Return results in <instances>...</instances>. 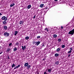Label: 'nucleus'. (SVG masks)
<instances>
[{"instance_id": "42", "label": "nucleus", "mask_w": 74, "mask_h": 74, "mask_svg": "<svg viewBox=\"0 0 74 74\" xmlns=\"http://www.w3.org/2000/svg\"><path fill=\"white\" fill-rule=\"evenodd\" d=\"M37 74H39V73H37Z\"/></svg>"}, {"instance_id": "15", "label": "nucleus", "mask_w": 74, "mask_h": 74, "mask_svg": "<svg viewBox=\"0 0 74 74\" xmlns=\"http://www.w3.org/2000/svg\"><path fill=\"white\" fill-rule=\"evenodd\" d=\"M44 6V4H41L40 5V7L41 8H42V7H43V6Z\"/></svg>"}, {"instance_id": "37", "label": "nucleus", "mask_w": 74, "mask_h": 74, "mask_svg": "<svg viewBox=\"0 0 74 74\" xmlns=\"http://www.w3.org/2000/svg\"><path fill=\"white\" fill-rule=\"evenodd\" d=\"M35 15L34 16V17H33V19H34L35 18Z\"/></svg>"}, {"instance_id": "35", "label": "nucleus", "mask_w": 74, "mask_h": 74, "mask_svg": "<svg viewBox=\"0 0 74 74\" xmlns=\"http://www.w3.org/2000/svg\"><path fill=\"white\" fill-rule=\"evenodd\" d=\"M7 58H8V59H10V58H9V56H8Z\"/></svg>"}, {"instance_id": "17", "label": "nucleus", "mask_w": 74, "mask_h": 74, "mask_svg": "<svg viewBox=\"0 0 74 74\" xmlns=\"http://www.w3.org/2000/svg\"><path fill=\"white\" fill-rule=\"evenodd\" d=\"M60 48H58L57 49H56V51H57V52H59L60 51Z\"/></svg>"}, {"instance_id": "10", "label": "nucleus", "mask_w": 74, "mask_h": 74, "mask_svg": "<svg viewBox=\"0 0 74 74\" xmlns=\"http://www.w3.org/2000/svg\"><path fill=\"white\" fill-rule=\"evenodd\" d=\"M3 28L5 30H6L7 29V26H4V27H3Z\"/></svg>"}, {"instance_id": "8", "label": "nucleus", "mask_w": 74, "mask_h": 74, "mask_svg": "<svg viewBox=\"0 0 74 74\" xmlns=\"http://www.w3.org/2000/svg\"><path fill=\"white\" fill-rule=\"evenodd\" d=\"M23 21H21L20 22H19V25H21L23 23Z\"/></svg>"}, {"instance_id": "23", "label": "nucleus", "mask_w": 74, "mask_h": 74, "mask_svg": "<svg viewBox=\"0 0 74 74\" xmlns=\"http://www.w3.org/2000/svg\"><path fill=\"white\" fill-rule=\"evenodd\" d=\"M45 31L46 30V32H48V31H49V30L47 28H46V29H45Z\"/></svg>"}, {"instance_id": "19", "label": "nucleus", "mask_w": 74, "mask_h": 74, "mask_svg": "<svg viewBox=\"0 0 74 74\" xmlns=\"http://www.w3.org/2000/svg\"><path fill=\"white\" fill-rule=\"evenodd\" d=\"M3 25H5L7 24V22H5V21H4L3 22Z\"/></svg>"}, {"instance_id": "39", "label": "nucleus", "mask_w": 74, "mask_h": 74, "mask_svg": "<svg viewBox=\"0 0 74 74\" xmlns=\"http://www.w3.org/2000/svg\"><path fill=\"white\" fill-rule=\"evenodd\" d=\"M2 15V14L1 13H0V16H1Z\"/></svg>"}, {"instance_id": "33", "label": "nucleus", "mask_w": 74, "mask_h": 74, "mask_svg": "<svg viewBox=\"0 0 74 74\" xmlns=\"http://www.w3.org/2000/svg\"><path fill=\"white\" fill-rule=\"evenodd\" d=\"M69 50H70V51H72V48H69Z\"/></svg>"}, {"instance_id": "36", "label": "nucleus", "mask_w": 74, "mask_h": 74, "mask_svg": "<svg viewBox=\"0 0 74 74\" xmlns=\"http://www.w3.org/2000/svg\"><path fill=\"white\" fill-rule=\"evenodd\" d=\"M71 55H70V54L68 55V57L69 58V56H70Z\"/></svg>"}, {"instance_id": "16", "label": "nucleus", "mask_w": 74, "mask_h": 74, "mask_svg": "<svg viewBox=\"0 0 74 74\" xmlns=\"http://www.w3.org/2000/svg\"><path fill=\"white\" fill-rule=\"evenodd\" d=\"M16 65L14 64H13L12 65V68H13V67H15Z\"/></svg>"}, {"instance_id": "9", "label": "nucleus", "mask_w": 74, "mask_h": 74, "mask_svg": "<svg viewBox=\"0 0 74 74\" xmlns=\"http://www.w3.org/2000/svg\"><path fill=\"white\" fill-rule=\"evenodd\" d=\"M51 71H52V69H48V73H51Z\"/></svg>"}, {"instance_id": "11", "label": "nucleus", "mask_w": 74, "mask_h": 74, "mask_svg": "<svg viewBox=\"0 0 74 74\" xmlns=\"http://www.w3.org/2000/svg\"><path fill=\"white\" fill-rule=\"evenodd\" d=\"M28 66V62L26 63L25 64V66L26 67V66Z\"/></svg>"}, {"instance_id": "7", "label": "nucleus", "mask_w": 74, "mask_h": 74, "mask_svg": "<svg viewBox=\"0 0 74 74\" xmlns=\"http://www.w3.org/2000/svg\"><path fill=\"white\" fill-rule=\"evenodd\" d=\"M14 5V3H12V4H11V5H10V7H13Z\"/></svg>"}, {"instance_id": "18", "label": "nucleus", "mask_w": 74, "mask_h": 74, "mask_svg": "<svg viewBox=\"0 0 74 74\" xmlns=\"http://www.w3.org/2000/svg\"><path fill=\"white\" fill-rule=\"evenodd\" d=\"M59 56V55L58 54V53H56L55 54V57H57Z\"/></svg>"}, {"instance_id": "5", "label": "nucleus", "mask_w": 74, "mask_h": 74, "mask_svg": "<svg viewBox=\"0 0 74 74\" xmlns=\"http://www.w3.org/2000/svg\"><path fill=\"white\" fill-rule=\"evenodd\" d=\"M11 51V48H8L6 50V52L8 53L9 52V51Z\"/></svg>"}, {"instance_id": "31", "label": "nucleus", "mask_w": 74, "mask_h": 74, "mask_svg": "<svg viewBox=\"0 0 74 74\" xmlns=\"http://www.w3.org/2000/svg\"><path fill=\"white\" fill-rule=\"evenodd\" d=\"M11 45H12V43H10V44H9V46H11Z\"/></svg>"}, {"instance_id": "40", "label": "nucleus", "mask_w": 74, "mask_h": 74, "mask_svg": "<svg viewBox=\"0 0 74 74\" xmlns=\"http://www.w3.org/2000/svg\"><path fill=\"white\" fill-rule=\"evenodd\" d=\"M54 1H58V0H54Z\"/></svg>"}, {"instance_id": "41", "label": "nucleus", "mask_w": 74, "mask_h": 74, "mask_svg": "<svg viewBox=\"0 0 74 74\" xmlns=\"http://www.w3.org/2000/svg\"><path fill=\"white\" fill-rule=\"evenodd\" d=\"M44 44H43L42 45V47H44Z\"/></svg>"}, {"instance_id": "34", "label": "nucleus", "mask_w": 74, "mask_h": 74, "mask_svg": "<svg viewBox=\"0 0 74 74\" xmlns=\"http://www.w3.org/2000/svg\"><path fill=\"white\" fill-rule=\"evenodd\" d=\"M18 68V67H15L14 68V69H16V68Z\"/></svg>"}, {"instance_id": "24", "label": "nucleus", "mask_w": 74, "mask_h": 74, "mask_svg": "<svg viewBox=\"0 0 74 74\" xmlns=\"http://www.w3.org/2000/svg\"><path fill=\"white\" fill-rule=\"evenodd\" d=\"M61 39H58V42H61Z\"/></svg>"}, {"instance_id": "28", "label": "nucleus", "mask_w": 74, "mask_h": 74, "mask_svg": "<svg viewBox=\"0 0 74 74\" xmlns=\"http://www.w3.org/2000/svg\"><path fill=\"white\" fill-rule=\"evenodd\" d=\"M20 66H21V65H18L16 66H15V67L19 68V67H20Z\"/></svg>"}, {"instance_id": "30", "label": "nucleus", "mask_w": 74, "mask_h": 74, "mask_svg": "<svg viewBox=\"0 0 74 74\" xmlns=\"http://www.w3.org/2000/svg\"><path fill=\"white\" fill-rule=\"evenodd\" d=\"M19 44L18 43H16V44H15V45H16V46H18Z\"/></svg>"}, {"instance_id": "4", "label": "nucleus", "mask_w": 74, "mask_h": 74, "mask_svg": "<svg viewBox=\"0 0 74 74\" xmlns=\"http://www.w3.org/2000/svg\"><path fill=\"white\" fill-rule=\"evenodd\" d=\"M4 36H5V37H8V36H9V33H8L7 32H5V33H4Z\"/></svg>"}, {"instance_id": "27", "label": "nucleus", "mask_w": 74, "mask_h": 74, "mask_svg": "<svg viewBox=\"0 0 74 74\" xmlns=\"http://www.w3.org/2000/svg\"><path fill=\"white\" fill-rule=\"evenodd\" d=\"M72 51V50H70V51H68V53H71Z\"/></svg>"}, {"instance_id": "12", "label": "nucleus", "mask_w": 74, "mask_h": 74, "mask_svg": "<svg viewBox=\"0 0 74 74\" xmlns=\"http://www.w3.org/2000/svg\"><path fill=\"white\" fill-rule=\"evenodd\" d=\"M18 34V32L15 31L14 32V36H16V34Z\"/></svg>"}, {"instance_id": "13", "label": "nucleus", "mask_w": 74, "mask_h": 74, "mask_svg": "<svg viewBox=\"0 0 74 74\" xmlns=\"http://www.w3.org/2000/svg\"><path fill=\"white\" fill-rule=\"evenodd\" d=\"M16 50H17V48H16V47H14V49H13V51L14 52L15 51H16Z\"/></svg>"}, {"instance_id": "20", "label": "nucleus", "mask_w": 74, "mask_h": 74, "mask_svg": "<svg viewBox=\"0 0 74 74\" xmlns=\"http://www.w3.org/2000/svg\"><path fill=\"white\" fill-rule=\"evenodd\" d=\"M28 39H29V37H28V36H27L25 37V39L27 40H28Z\"/></svg>"}, {"instance_id": "22", "label": "nucleus", "mask_w": 74, "mask_h": 74, "mask_svg": "<svg viewBox=\"0 0 74 74\" xmlns=\"http://www.w3.org/2000/svg\"><path fill=\"white\" fill-rule=\"evenodd\" d=\"M53 37H54V38H56L57 37V35L54 34V35H53Z\"/></svg>"}, {"instance_id": "29", "label": "nucleus", "mask_w": 74, "mask_h": 74, "mask_svg": "<svg viewBox=\"0 0 74 74\" xmlns=\"http://www.w3.org/2000/svg\"><path fill=\"white\" fill-rule=\"evenodd\" d=\"M40 38V36H37V39H39Z\"/></svg>"}, {"instance_id": "26", "label": "nucleus", "mask_w": 74, "mask_h": 74, "mask_svg": "<svg viewBox=\"0 0 74 74\" xmlns=\"http://www.w3.org/2000/svg\"><path fill=\"white\" fill-rule=\"evenodd\" d=\"M64 47H65V45H62V48H64Z\"/></svg>"}, {"instance_id": "32", "label": "nucleus", "mask_w": 74, "mask_h": 74, "mask_svg": "<svg viewBox=\"0 0 74 74\" xmlns=\"http://www.w3.org/2000/svg\"><path fill=\"white\" fill-rule=\"evenodd\" d=\"M44 74H48V73H46V72H45V73H44Z\"/></svg>"}, {"instance_id": "2", "label": "nucleus", "mask_w": 74, "mask_h": 74, "mask_svg": "<svg viewBox=\"0 0 74 74\" xmlns=\"http://www.w3.org/2000/svg\"><path fill=\"white\" fill-rule=\"evenodd\" d=\"M41 42L40 41H38V42H34L33 44H35V46H38L40 44V43Z\"/></svg>"}, {"instance_id": "14", "label": "nucleus", "mask_w": 74, "mask_h": 74, "mask_svg": "<svg viewBox=\"0 0 74 74\" xmlns=\"http://www.w3.org/2000/svg\"><path fill=\"white\" fill-rule=\"evenodd\" d=\"M31 8V5H28V7H27V8L28 9H30V8Z\"/></svg>"}, {"instance_id": "1", "label": "nucleus", "mask_w": 74, "mask_h": 74, "mask_svg": "<svg viewBox=\"0 0 74 74\" xmlns=\"http://www.w3.org/2000/svg\"><path fill=\"white\" fill-rule=\"evenodd\" d=\"M74 34V29H73L72 30L69 31L68 33V34L73 35Z\"/></svg>"}, {"instance_id": "25", "label": "nucleus", "mask_w": 74, "mask_h": 74, "mask_svg": "<svg viewBox=\"0 0 74 74\" xmlns=\"http://www.w3.org/2000/svg\"><path fill=\"white\" fill-rule=\"evenodd\" d=\"M59 62H58V61H57L56 62V64L58 65V64H59Z\"/></svg>"}, {"instance_id": "3", "label": "nucleus", "mask_w": 74, "mask_h": 74, "mask_svg": "<svg viewBox=\"0 0 74 74\" xmlns=\"http://www.w3.org/2000/svg\"><path fill=\"white\" fill-rule=\"evenodd\" d=\"M1 19L3 20H4L6 21L7 20V17H5V16H3L2 17V18H1Z\"/></svg>"}, {"instance_id": "21", "label": "nucleus", "mask_w": 74, "mask_h": 74, "mask_svg": "<svg viewBox=\"0 0 74 74\" xmlns=\"http://www.w3.org/2000/svg\"><path fill=\"white\" fill-rule=\"evenodd\" d=\"M27 69H29V68H30V65H28V66H27Z\"/></svg>"}, {"instance_id": "6", "label": "nucleus", "mask_w": 74, "mask_h": 74, "mask_svg": "<svg viewBox=\"0 0 74 74\" xmlns=\"http://www.w3.org/2000/svg\"><path fill=\"white\" fill-rule=\"evenodd\" d=\"M21 47H22V49H23V51L25 50L26 49V46H24V47L22 46Z\"/></svg>"}, {"instance_id": "38", "label": "nucleus", "mask_w": 74, "mask_h": 74, "mask_svg": "<svg viewBox=\"0 0 74 74\" xmlns=\"http://www.w3.org/2000/svg\"><path fill=\"white\" fill-rule=\"evenodd\" d=\"M63 27H62V26H61V29H63Z\"/></svg>"}]
</instances>
